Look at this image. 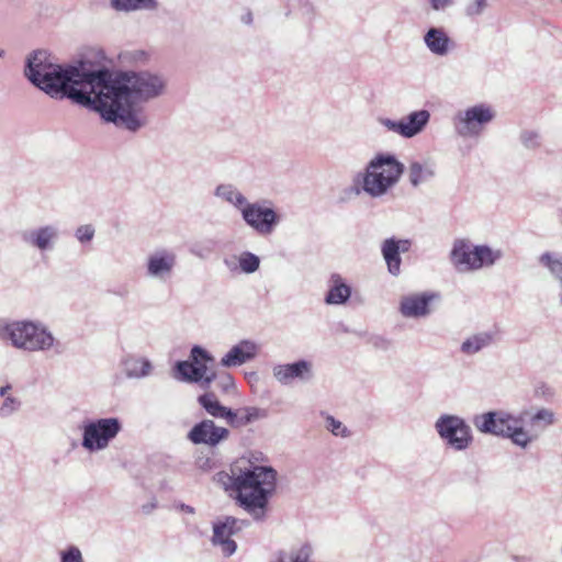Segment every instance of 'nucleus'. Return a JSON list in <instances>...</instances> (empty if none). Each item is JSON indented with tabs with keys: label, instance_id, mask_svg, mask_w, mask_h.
<instances>
[{
	"label": "nucleus",
	"instance_id": "obj_1",
	"mask_svg": "<svg viewBox=\"0 0 562 562\" xmlns=\"http://www.w3.org/2000/svg\"><path fill=\"white\" fill-rule=\"evenodd\" d=\"M24 75L50 98L69 99L98 113L103 122L133 133L147 124L138 103L159 98L167 87L165 77L157 72L124 71L112 78L108 69L89 61L55 64L45 50L27 57Z\"/></svg>",
	"mask_w": 562,
	"mask_h": 562
},
{
	"label": "nucleus",
	"instance_id": "obj_2",
	"mask_svg": "<svg viewBox=\"0 0 562 562\" xmlns=\"http://www.w3.org/2000/svg\"><path fill=\"white\" fill-rule=\"evenodd\" d=\"M214 481L231 496H235L239 506L254 518L265 516L269 497L276 488L277 472L270 467L234 465L229 472L221 471Z\"/></svg>",
	"mask_w": 562,
	"mask_h": 562
},
{
	"label": "nucleus",
	"instance_id": "obj_3",
	"mask_svg": "<svg viewBox=\"0 0 562 562\" xmlns=\"http://www.w3.org/2000/svg\"><path fill=\"white\" fill-rule=\"evenodd\" d=\"M472 422L481 434L509 439L515 446L526 449L555 423V414L544 407L531 415L522 412L518 416L506 411H491L475 415Z\"/></svg>",
	"mask_w": 562,
	"mask_h": 562
},
{
	"label": "nucleus",
	"instance_id": "obj_4",
	"mask_svg": "<svg viewBox=\"0 0 562 562\" xmlns=\"http://www.w3.org/2000/svg\"><path fill=\"white\" fill-rule=\"evenodd\" d=\"M405 167L393 154H378L366 166L364 171L358 173L356 186L350 190L359 195L366 193L372 199L387 195L400 182Z\"/></svg>",
	"mask_w": 562,
	"mask_h": 562
},
{
	"label": "nucleus",
	"instance_id": "obj_5",
	"mask_svg": "<svg viewBox=\"0 0 562 562\" xmlns=\"http://www.w3.org/2000/svg\"><path fill=\"white\" fill-rule=\"evenodd\" d=\"M0 340L25 352H47L58 346V340L41 321H0Z\"/></svg>",
	"mask_w": 562,
	"mask_h": 562
},
{
	"label": "nucleus",
	"instance_id": "obj_6",
	"mask_svg": "<svg viewBox=\"0 0 562 562\" xmlns=\"http://www.w3.org/2000/svg\"><path fill=\"white\" fill-rule=\"evenodd\" d=\"M502 258L503 251L499 248L486 244L475 245L469 239H456L450 251V261L461 273L492 268Z\"/></svg>",
	"mask_w": 562,
	"mask_h": 562
},
{
	"label": "nucleus",
	"instance_id": "obj_7",
	"mask_svg": "<svg viewBox=\"0 0 562 562\" xmlns=\"http://www.w3.org/2000/svg\"><path fill=\"white\" fill-rule=\"evenodd\" d=\"M495 117V109L488 103L480 102L458 110L451 122L460 138L479 139Z\"/></svg>",
	"mask_w": 562,
	"mask_h": 562
},
{
	"label": "nucleus",
	"instance_id": "obj_8",
	"mask_svg": "<svg viewBox=\"0 0 562 562\" xmlns=\"http://www.w3.org/2000/svg\"><path fill=\"white\" fill-rule=\"evenodd\" d=\"M81 447L89 453L106 450L122 431L117 417H101L83 420L80 425Z\"/></svg>",
	"mask_w": 562,
	"mask_h": 562
},
{
	"label": "nucleus",
	"instance_id": "obj_9",
	"mask_svg": "<svg viewBox=\"0 0 562 562\" xmlns=\"http://www.w3.org/2000/svg\"><path fill=\"white\" fill-rule=\"evenodd\" d=\"M435 430L443 443L453 451H465L474 440L467 420L454 414H442L435 422Z\"/></svg>",
	"mask_w": 562,
	"mask_h": 562
},
{
	"label": "nucleus",
	"instance_id": "obj_10",
	"mask_svg": "<svg viewBox=\"0 0 562 562\" xmlns=\"http://www.w3.org/2000/svg\"><path fill=\"white\" fill-rule=\"evenodd\" d=\"M177 265L178 256L172 248L157 247L145 258V276L151 281L166 283L172 279Z\"/></svg>",
	"mask_w": 562,
	"mask_h": 562
},
{
	"label": "nucleus",
	"instance_id": "obj_11",
	"mask_svg": "<svg viewBox=\"0 0 562 562\" xmlns=\"http://www.w3.org/2000/svg\"><path fill=\"white\" fill-rule=\"evenodd\" d=\"M240 215L250 228L262 236L272 234L280 222L277 212L261 202H247Z\"/></svg>",
	"mask_w": 562,
	"mask_h": 562
},
{
	"label": "nucleus",
	"instance_id": "obj_12",
	"mask_svg": "<svg viewBox=\"0 0 562 562\" xmlns=\"http://www.w3.org/2000/svg\"><path fill=\"white\" fill-rule=\"evenodd\" d=\"M21 241L41 254L55 249L60 238V229L56 224H46L23 229L19 233Z\"/></svg>",
	"mask_w": 562,
	"mask_h": 562
},
{
	"label": "nucleus",
	"instance_id": "obj_13",
	"mask_svg": "<svg viewBox=\"0 0 562 562\" xmlns=\"http://www.w3.org/2000/svg\"><path fill=\"white\" fill-rule=\"evenodd\" d=\"M272 375L281 385L290 386L294 383H308L314 379V364L311 360L300 359L290 363L273 366Z\"/></svg>",
	"mask_w": 562,
	"mask_h": 562
},
{
	"label": "nucleus",
	"instance_id": "obj_14",
	"mask_svg": "<svg viewBox=\"0 0 562 562\" xmlns=\"http://www.w3.org/2000/svg\"><path fill=\"white\" fill-rule=\"evenodd\" d=\"M229 436L228 429L216 426L212 419L195 424L188 432V439L194 445L216 447Z\"/></svg>",
	"mask_w": 562,
	"mask_h": 562
},
{
	"label": "nucleus",
	"instance_id": "obj_15",
	"mask_svg": "<svg viewBox=\"0 0 562 562\" xmlns=\"http://www.w3.org/2000/svg\"><path fill=\"white\" fill-rule=\"evenodd\" d=\"M437 297L430 292L411 293L401 297L400 313L406 318H422L431 313V303Z\"/></svg>",
	"mask_w": 562,
	"mask_h": 562
},
{
	"label": "nucleus",
	"instance_id": "obj_16",
	"mask_svg": "<svg viewBox=\"0 0 562 562\" xmlns=\"http://www.w3.org/2000/svg\"><path fill=\"white\" fill-rule=\"evenodd\" d=\"M409 248L408 239L387 238L382 243L381 252L392 276L397 277L401 273V252H407Z\"/></svg>",
	"mask_w": 562,
	"mask_h": 562
},
{
	"label": "nucleus",
	"instance_id": "obj_17",
	"mask_svg": "<svg viewBox=\"0 0 562 562\" xmlns=\"http://www.w3.org/2000/svg\"><path fill=\"white\" fill-rule=\"evenodd\" d=\"M191 361L195 366L196 383L202 387L207 389L211 383L216 379L214 371H209L207 363L214 361V357L201 346H193L190 351Z\"/></svg>",
	"mask_w": 562,
	"mask_h": 562
},
{
	"label": "nucleus",
	"instance_id": "obj_18",
	"mask_svg": "<svg viewBox=\"0 0 562 562\" xmlns=\"http://www.w3.org/2000/svg\"><path fill=\"white\" fill-rule=\"evenodd\" d=\"M258 346L251 340H241L233 346L227 353L221 359V366L225 368H234L243 366L256 357Z\"/></svg>",
	"mask_w": 562,
	"mask_h": 562
},
{
	"label": "nucleus",
	"instance_id": "obj_19",
	"mask_svg": "<svg viewBox=\"0 0 562 562\" xmlns=\"http://www.w3.org/2000/svg\"><path fill=\"white\" fill-rule=\"evenodd\" d=\"M426 47L436 56H447L454 43L442 27H430L424 35Z\"/></svg>",
	"mask_w": 562,
	"mask_h": 562
},
{
	"label": "nucleus",
	"instance_id": "obj_20",
	"mask_svg": "<svg viewBox=\"0 0 562 562\" xmlns=\"http://www.w3.org/2000/svg\"><path fill=\"white\" fill-rule=\"evenodd\" d=\"M198 402L212 417L225 419L231 426L236 425L237 414L222 405L214 393L209 392L200 395Z\"/></svg>",
	"mask_w": 562,
	"mask_h": 562
},
{
	"label": "nucleus",
	"instance_id": "obj_21",
	"mask_svg": "<svg viewBox=\"0 0 562 562\" xmlns=\"http://www.w3.org/2000/svg\"><path fill=\"white\" fill-rule=\"evenodd\" d=\"M351 296V288L344 278L338 273H333L328 281V290L325 295L327 305H342L348 302Z\"/></svg>",
	"mask_w": 562,
	"mask_h": 562
},
{
	"label": "nucleus",
	"instance_id": "obj_22",
	"mask_svg": "<svg viewBox=\"0 0 562 562\" xmlns=\"http://www.w3.org/2000/svg\"><path fill=\"white\" fill-rule=\"evenodd\" d=\"M430 120V112L428 110H418L408 113L401 119L402 131L401 136L404 138H413L420 134Z\"/></svg>",
	"mask_w": 562,
	"mask_h": 562
},
{
	"label": "nucleus",
	"instance_id": "obj_23",
	"mask_svg": "<svg viewBox=\"0 0 562 562\" xmlns=\"http://www.w3.org/2000/svg\"><path fill=\"white\" fill-rule=\"evenodd\" d=\"M407 176L409 183L417 188L435 178L436 166L430 160H414L408 166Z\"/></svg>",
	"mask_w": 562,
	"mask_h": 562
},
{
	"label": "nucleus",
	"instance_id": "obj_24",
	"mask_svg": "<svg viewBox=\"0 0 562 562\" xmlns=\"http://www.w3.org/2000/svg\"><path fill=\"white\" fill-rule=\"evenodd\" d=\"M214 196L241 212L247 198L232 183H221L214 189Z\"/></svg>",
	"mask_w": 562,
	"mask_h": 562
},
{
	"label": "nucleus",
	"instance_id": "obj_25",
	"mask_svg": "<svg viewBox=\"0 0 562 562\" xmlns=\"http://www.w3.org/2000/svg\"><path fill=\"white\" fill-rule=\"evenodd\" d=\"M495 340L492 331H479L464 339L460 350L467 356H472L491 346Z\"/></svg>",
	"mask_w": 562,
	"mask_h": 562
},
{
	"label": "nucleus",
	"instance_id": "obj_26",
	"mask_svg": "<svg viewBox=\"0 0 562 562\" xmlns=\"http://www.w3.org/2000/svg\"><path fill=\"white\" fill-rule=\"evenodd\" d=\"M124 373L131 379H142L151 374L153 364L146 358L133 356L125 357L122 360Z\"/></svg>",
	"mask_w": 562,
	"mask_h": 562
},
{
	"label": "nucleus",
	"instance_id": "obj_27",
	"mask_svg": "<svg viewBox=\"0 0 562 562\" xmlns=\"http://www.w3.org/2000/svg\"><path fill=\"white\" fill-rule=\"evenodd\" d=\"M110 5L119 12L154 11L158 2L157 0H111Z\"/></svg>",
	"mask_w": 562,
	"mask_h": 562
},
{
	"label": "nucleus",
	"instance_id": "obj_28",
	"mask_svg": "<svg viewBox=\"0 0 562 562\" xmlns=\"http://www.w3.org/2000/svg\"><path fill=\"white\" fill-rule=\"evenodd\" d=\"M238 529H213L212 542L220 547L224 555H232L236 551V542L232 539Z\"/></svg>",
	"mask_w": 562,
	"mask_h": 562
},
{
	"label": "nucleus",
	"instance_id": "obj_29",
	"mask_svg": "<svg viewBox=\"0 0 562 562\" xmlns=\"http://www.w3.org/2000/svg\"><path fill=\"white\" fill-rule=\"evenodd\" d=\"M238 267L246 274L255 273L260 267V258L250 251H243L238 255Z\"/></svg>",
	"mask_w": 562,
	"mask_h": 562
},
{
	"label": "nucleus",
	"instance_id": "obj_30",
	"mask_svg": "<svg viewBox=\"0 0 562 562\" xmlns=\"http://www.w3.org/2000/svg\"><path fill=\"white\" fill-rule=\"evenodd\" d=\"M521 145L529 150L539 149L542 146V137L538 131L524 130L519 134Z\"/></svg>",
	"mask_w": 562,
	"mask_h": 562
},
{
	"label": "nucleus",
	"instance_id": "obj_31",
	"mask_svg": "<svg viewBox=\"0 0 562 562\" xmlns=\"http://www.w3.org/2000/svg\"><path fill=\"white\" fill-rule=\"evenodd\" d=\"M196 370L191 361H179L176 364V378L186 382L196 383Z\"/></svg>",
	"mask_w": 562,
	"mask_h": 562
},
{
	"label": "nucleus",
	"instance_id": "obj_32",
	"mask_svg": "<svg viewBox=\"0 0 562 562\" xmlns=\"http://www.w3.org/2000/svg\"><path fill=\"white\" fill-rule=\"evenodd\" d=\"M325 428L334 436L347 438L350 436L349 429L331 415H325Z\"/></svg>",
	"mask_w": 562,
	"mask_h": 562
},
{
	"label": "nucleus",
	"instance_id": "obj_33",
	"mask_svg": "<svg viewBox=\"0 0 562 562\" xmlns=\"http://www.w3.org/2000/svg\"><path fill=\"white\" fill-rule=\"evenodd\" d=\"M95 235V228L92 224L80 225L75 231L76 239L81 244H89Z\"/></svg>",
	"mask_w": 562,
	"mask_h": 562
},
{
	"label": "nucleus",
	"instance_id": "obj_34",
	"mask_svg": "<svg viewBox=\"0 0 562 562\" xmlns=\"http://www.w3.org/2000/svg\"><path fill=\"white\" fill-rule=\"evenodd\" d=\"M487 7V0H470L464 7V13L469 18H475L483 14Z\"/></svg>",
	"mask_w": 562,
	"mask_h": 562
},
{
	"label": "nucleus",
	"instance_id": "obj_35",
	"mask_svg": "<svg viewBox=\"0 0 562 562\" xmlns=\"http://www.w3.org/2000/svg\"><path fill=\"white\" fill-rule=\"evenodd\" d=\"M20 407H21V401L13 395H8L7 397L3 398L2 405L0 407V413L3 416H10L14 412L20 409Z\"/></svg>",
	"mask_w": 562,
	"mask_h": 562
},
{
	"label": "nucleus",
	"instance_id": "obj_36",
	"mask_svg": "<svg viewBox=\"0 0 562 562\" xmlns=\"http://www.w3.org/2000/svg\"><path fill=\"white\" fill-rule=\"evenodd\" d=\"M245 413L246 415L244 417L239 419L237 418V423L235 426L247 425L261 417V412L257 407H247L245 408Z\"/></svg>",
	"mask_w": 562,
	"mask_h": 562
},
{
	"label": "nucleus",
	"instance_id": "obj_37",
	"mask_svg": "<svg viewBox=\"0 0 562 562\" xmlns=\"http://www.w3.org/2000/svg\"><path fill=\"white\" fill-rule=\"evenodd\" d=\"M378 123L383 126L384 128H386L389 132H393L397 135L401 136V131H402V123H401V120L400 121H394V120H391L389 117H379L378 119Z\"/></svg>",
	"mask_w": 562,
	"mask_h": 562
},
{
	"label": "nucleus",
	"instance_id": "obj_38",
	"mask_svg": "<svg viewBox=\"0 0 562 562\" xmlns=\"http://www.w3.org/2000/svg\"><path fill=\"white\" fill-rule=\"evenodd\" d=\"M61 562H82L81 552L76 547H70L61 552Z\"/></svg>",
	"mask_w": 562,
	"mask_h": 562
},
{
	"label": "nucleus",
	"instance_id": "obj_39",
	"mask_svg": "<svg viewBox=\"0 0 562 562\" xmlns=\"http://www.w3.org/2000/svg\"><path fill=\"white\" fill-rule=\"evenodd\" d=\"M312 554V548L308 544H304L300 548L295 554L293 562H308Z\"/></svg>",
	"mask_w": 562,
	"mask_h": 562
},
{
	"label": "nucleus",
	"instance_id": "obj_40",
	"mask_svg": "<svg viewBox=\"0 0 562 562\" xmlns=\"http://www.w3.org/2000/svg\"><path fill=\"white\" fill-rule=\"evenodd\" d=\"M430 3L434 10L439 11L452 5L453 0H430Z\"/></svg>",
	"mask_w": 562,
	"mask_h": 562
},
{
	"label": "nucleus",
	"instance_id": "obj_41",
	"mask_svg": "<svg viewBox=\"0 0 562 562\" xmlns=\"http://www.w3.org/2000/svg\"><path fill=\"white\" fill-rule=\"evenodd\" d=\"M224 265H225V267L229 271H232V272L237 271V269H239V267H238V256H232L229 258H225L224 259Z\"/></svg>",
	"mask_w": 562,
	"mask_h": 562
},
{
	"label": "nucleus",
	"instance_id": "obj_42",
	"mask_svg": "<svg viewBox=\"0 0 562 562\" xmlns=\"http://www.w3.org/2000/svg\"><path fill=\"white\" fill-rule=\"evenodd\" d=\"M237 519L235 517L227 516L223 521L214 524L213 527H235Z\"/></svg>",
	"mask_w": 562,
	"mask_h": 562
},
{
	"label": "nucleus",
	"instance_id": "obj_43",
	"mask_svg": "<svg viewBox=\"0 0 562 562\" xmlns=\"http://www.w3.org/2000/svg\"><path fill=\"white\" fill-rule=\"evenodd\" d=\"M221 385H222V389L227 392L229 390V387L234 386L233 378L227 374L225 378H223Z\"/></svg>",
	"mask_w": 562,
	"mask_h": 562
},
{
	"label": "nucleus",
	"instance_id": "obj_44",
	"mask_svg": "<svg viewBox=\"0 0 562 562\" xmlns=\"http://www.w3.org/2000/svg\"><path fill=\"white\" fill-rule=\"evenodd\" d=\"M252 13L250 10H246L241 15H240V21L241 23L246 24V25H250L252 23Z\"/></svg>",
	"mask_w": 562,
	"mask_h": 562
},
{
	"label": "nucleus",
	"instance_id": "obj_45",
	"mask_svg": "<svg viewBox=\"0 0 562 562\" xmlns=\"http://www.w3.org/2000/svg\"><path fill=\"white\" fill-rule=\"evenodd\" d=\"M10 390H11V385H10V384H7V385H4V386H1V387H0V396L4 398V397H7L8 395H11V394L9 393V392H10Z\"/></svg>",
	"mask_w": 562,
	"mask_h": 562
},
{
	"label": "nucleus",
	"instance_id": "obj_46",
	"mask_svg": "<svg viewBox=\"0 0 562 562\" xmlns=\"http://www.w3.org/2000/svg\"><path fill=\"white\" fill-rule=\"evenodd\" d=\"M156 507V503L155 502H150L146 505L143 506V512L148 514L150 513L154 508Z\"/></svg>",
	"mask_w": 562,
	"mask_h": 562
},
{
	"label": "nucleus",
	"instance_id": "obj_47",
	"mask_svg": "<svg viewBox=\"0 0 562 562\" xmlns=\"http://www.w3.org/2000/svg\"><path fill=\"white\" fill-rule=\"evenodd\" d=\"M270 562H286L285 554L282 552H279L273 559H271Z\"/></svg>",
	"mask_w": 562,
	"mask_h": 562
},
{
	"label": "nucleus",
	"instance_id": "obj_48",
	"mask_svg": "<svg viewBox=\"0 0 562 562\" xmlns=\"http://www.w3.org/2000/svg\"><path fill=\"white\" fill-rule=\"evenodd\" d=\"M378 340L381 342V345H379V342L376 341L375 342L376 347H382V348L386 349L390 346V341L386 339L379 338Z\"/></svg>",
	"mask_w": 562,
	"mask_h": 562
},
{
	"label": "nucleus",
	"instance_id": "obj_49",
	"mask_svg": "<svg viewBox=\"0 0 562 562\" xmlns=\"http://www.w3.org/2000/svg\"><path fill=\"white\" fill-rule=\"evenodd\" d=\"M182 508L189 513H193V508L190 506H182Z\"/></svg>",
	"mask_w": 562,
	"mask_h": 562
},
{
	"label": "nucleus",
	"instance_id": "obj_50",
	"mask_svg": "<svg viewBox=\"0 0 562 562\" xmlns=\"http://www.w3.org/2000/svg\"><path fill=\"white\" fill-rule=\"evenodd\" d=\"M4 55V50L0 49V58Z\"/></svg>",
	"mask_w": 562,
	"mask_h": 562
}]
</instances>
